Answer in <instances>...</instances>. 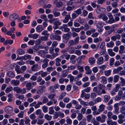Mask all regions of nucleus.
<instances>
[{
  "instance_id": "nucleus-63",
  "label": "nucleus",
  "mask_w": 125,
  "mask_h": 125,
  "mask_svg": "<svg viewBox=\"0 0 125 125\" xmlns=\"http://www.w3.org/2000/svg\"><path fill=\"white\" fill-rule=\"evenodd\" d=\"M68 78L70 79V82H73L74 79V77L71 74L69 75L68 76Z\"/></svg>"
},
{
  "instance_id": "nucleus-15",
  "label": "nucleus",
  "mask_w": 125,
  "mask_h": 125,
  "mask_svg": "<svg viewBox=\"0 0 125 125\" xmlns=\"http://www.w3.org/2000/svg\"><path fill=\"white\" fill-rule=\"evenodd\" d=\"M37 81L38 83H39H39L40 85H42L44 84L45 83V81L44 80H43L41 81L42 80V78L40 76H39L37 78Z\"/></svg>"
},
{
  "instance_id": "nucleus-30",
  "label": "nucleus",
  "mask_w": 125,
  "mask_h": 125,
  "mask_svg": "<svg viewBox=\"0 0 125 125\" xmlns=\"http://www.w3.org/2000/svg\"><path fill=\"white\" fill-rule=\"evenodd\" d=\"M7 76L11 78H13L15 76V74L14 73L11 71L8 72L7 73Z\"/></svg>"
},
{
  "instance_id": "nucleus-57",
  "label": "nucleus",
  "mask_w": 125,
  "mask_h": 125,
  "mask_svg": "<svg viewBox=\"0 0 125 125\" xmlns=\"http://www.w3.org/2000/svg\"><path fill=\"white\" fill-rule=\"evenodd\" d=\"M102 81L103 84H106L107 83V80L105 76H102L101 77Z\"/></svg>"
},
{
  "instance_id": "nucleus-37",
  "label": "nucleus",
  "mask_w": 125,
  "mask_h": 125,
  "mask_svg": "<svg viewBox=\"0 0 125 125\" xmlns=\"http://www.w3.org/2000/svg\"><path fill=\"white\" fill-rule=\"evenodd\" d=\"M114 45V43L112 41H111L107 43L106 44L107 47L109 48H112L113 47Z\"/></svg>"
},
{
  "instance_id": "nucleus-59",
  "label": "nucleus",
  "mask_w": 125,
  "mask_h": 125,
  "mask_svg": "<svg viewBox=\"0 0 125 125\" xmlns=\"http://www.w3.org/2000/svg\"><path fill=\"white\" fill-rule=\"evenodd\" d=\"M45 118L48 121L51 120L52 118V117L51 115H49L48 114H46L44 116Z\"/></svg>"
},
{
  "instance_id": "nucleus-2",
  "label": "nucleus",
  "mask_w": 125,
  "mask_h": 125,
  "mask_svg": "<svg viewBox=\"0 0 125 125\" xmlns=\"http://www.w3.org/2000/svg\"><path fill=\"white\" fill-rule=\"evenodd\" d=\"M105 105L103 104H102L99 106V108L97 111L94 112H93V114L94 115H97L101 113L103 111L104 109Z\"/></svg>"
},
{
  "instance_id": "nucleus-42",
  "label": "nucleus",
  "mask_w": 125,
  "mask_h": 125,
  "mask_svg": "<svg viewBox=\"0 0 125 125\" xmlns=\"http://www.w3.org/2000/svg\"><path fill=\"white\" fill-rule=\"evenodd\" d=\"M12 84L15 86L18 85L19 83V81L18 80H13L11 81Z\"/></svg>"
},
{
  "instance_id": "nucleus-3",
  "label": "nucleus",
  "mask_w": 125,
  "mask_h": 125,
  "mask_svg": "<svg viewBox=\"0 0 125 125\" xmlns=\"http://www.w3.org/2000/svg\"><path fill=\"white\" fill-rule=\"evenodd\" d=\"M49 61V60L47 59H44L43 60L42 59L40 60V62L43 63L42 65V68L45 69L48 66Z\"/></svg>"
},
{
  "instance_id": "nucleus-4",
  "label": "nucleus",
  "mask_w": 125,
  "mask_h": 125,
  "mask_svg": "<svg viewBox=\"0 0 125 125\" xmlns=\"http://www.w3.org/2000/svg\"><path fill=\"white\" fill-rule=\"evenodd\" d=\"M19 17V16L17 14L14 13L10 15L9 18L11 21H14L18 19Z\"/></svg>"
},
{
  "instance_id": "nucleus-17",
  "label": "nucleus",
  "mask_w": 125,
  "mask_h": 125,
  "mask_svg": "<svg viewBox=\"0 0 125 125\" xmlns=\"http://www.w3.org/2000/svg\"><path fill=\"white\" fill-rule=\"evenodd\" d=\"M31 56L28 54H26L24 56L21 57V59L24 60H26L27 59L31 60Z\"/></svg>"
},
{
  "instance_id": "nucleus-50",
  "label": "nucleus",
  "mask_w": 125,
  "mask_h": 125,
  "mask_svg": "<svg viewBox=\"0 0 125 125\" xmlns=\"http://www.w3.org/2000/svg\"><path fill=\"white\" fill-rule=\"evenodd\" d=\"M14 91L17 93H21V89L18 87H14Z\"/></svg>"
},
{
  "instance_id": "nucleus-28",
  "label": "nucleus",
  "mask_w": 125,
  "mask_h": 125,
  "mask_svg": "<svg viewBox=\"0 0 125 125\" xmlns=\"http://www.w3.org/2000/svg\"><path fill=\"white\" fill-rule=\"evenodd\" d=\"M70 18V16L69 14L66 15L64 19L63 20V22L64 23L67 22L69 19Z\"/></svg>"
},
{
  "instance_id": "nucleus-34",
  "label": "nucleus",
  "mask_w": 125,
  "mask_h": 125,
  "mask_svg": "<svg viewBox=\"0 0 125 125\" xmlns=\"http://www.w3.org/2000/svg\"><path fill=\"white\" fill-rule=\"evenodd\" d=\"M95 60L94 57H91L89 58V62L91 64H93L94 63Z\"/></svg>"
},
{
  "instance_id": "nucleus-21",
  "label": "nucleus",
  "mask_w": 125,
  "mask_h": 125,
  "mask_svg": "<svg viewBox=\"0 0 125 125\" xmlns=\"http://www.w3.org/2000/svg\"><path fill=\"white\" fill-rule=\"evenodd\" d=\"M46 53L44 50H41L39 52V54L42 57L45 58V57L46 55L45 53Z\"/></svg>"
},
{
  "instance_id": "nucleus-5",
  "label": "nucleus",
  "mask_w": 125,
  "mask_h": 125,
  "mask_svg": "<svg viewBox=\"0 0 125 125\" xmlns=\"http://www.w3.org/2000/svg\"><path fill=\"white\" fill-rule=\"evenodd\" d=\"M119 85L116 84V85L115 87L113 88V89L111 92L110 93L111 95L112 96H113L115 95L116 94V93L119 90V89L118 88Z\"/></svg>"
},
{
  "instance_id": "nucleus-27",
  "label": "nucleus",
  "mask_w": 125,
  "mask_h": 125,
  "mask_svg": "<svg viewBox=\"0 0 125 125\" xmlns=\"http://www.w3.org/2000/svg\"><path fill=\"white\" fill-rule=\"evenodd\" d=\"M36 29L37 32H40L43 30L44 28L42 25H39L37 27Z\"/></svg>"
},
{
  "instance_id": "nucleus-56",
  "label": "nucleus",
  "mask_w": 125,
  "mask_h": 125,
  "mask_svg": "<svg viewBox=\"0 0 125 125\" xmlns=\"http://www.w3.org/2000/svg\"><path fill=\"white\" fill-rule=\"evenodd\" d=\"M63 38L66 40V42H67L70 39V37L66 34H64L63 37Z\"/></svg>"
},
{
  "instance_id": "nucleus-49",
  "label": "nucleus",
  "mask_w": 125,
  "mask_h": 125,
  "mask_svg": "<svg viewBox=\"0 0 125 125\" xmlns=\"http://www.w3.org/2000/svg\"><path fill=\"white\" fill-rule=\"evenodd\" d=\"M17 52L18 54L20 55L23 54L25 53L24 51L21 49L18 50Z\"/></svg>"
},
{
  "instance_id": "nucleus-54",
  "label": "nucleus",
  "mask_w": 125,
  "mask_h": 125,
  "mask_svg": "<svg viewBox=\"0 0 125 125\" xmlns=\"http://www.w3.org/2000/svg\"><path fill=\"white\" fill-rule=\"evenodd\" d=\"M13 89V88L12 87L10 86L6 88L5 90V92L6 93H8L12 90Z\"/></svg>"
},
{
  "instance_id": "nucleus-31",
  "label": "nucleus",
  "mask_w": 125,
  "mask_h": 125,
  "mask_svg": "<svg viewBox=\"0 0 125 125\" xmlns=\"http://www.w3.org/2000/svg\"><path fill=\"white\" fill-rule=\"evenodd\" d=\"M26 69L27 67L26 66L24 65L22 66L20 69L19 73H23L26 70Z\"/></svg>"
},
{
  "instance_id": "nucleus-14",
  "label": "nucleus",
  "mask_w": 125,
  "mask_h": 125,
  "mask_svg": "<svg viewBox=\"0 0 125 125\" xmlns=\"http://www.w3.org/2000/svg\"><path fill=\"white\" fill-rule=\"evenodd\" d=\"M84 69L86 71L85 73L87 74H91L92 71L90 69V67L88 66H85L84 67Z\"/></svg>"
},
{
  "instance_id": "nucleus-53",
  "label": "nucleus",
  "mask_w": 125,
  "mask_h": 125,
  "mask_svg": "<svg viewBox=\"0 0 125 125\" xmlns=\"http://www.w3.org/2000/svg\"><path fill=\"white\" fill-rule=\"evenodd\" d=\"M113 31L111 30L107 31L104 33V36H107L111 33Z\"/></svg>"
},
{
  "instance_id": "nucleus-16",
  "label": "nucleus",
  "mask_w": 125,
  "mask_h": 125,
  "mask_svg": "<svg viewBox=\"0 0 125 125\" xmlns=\"http://www.w3.org/2000/svg\"><path fill=\"white\" fill-rule=\"evenodd\" d=\"M70 55L69 54L66 53L64 54H62L61 56L60 57V58L62 59L64 58L67 60H68L70 58Z\"/></svg>"
},
{
  "instance_id": "nucleus-24",
  "label": "nucleus",
  "mask_w": 125,
  "mask_h": 125,
  "mask_svg": "<svg viewBox=\"0 0 125 125\" xmlns=\"http://www.w3.org/2000/svg\"><path fill=\"white\" fill-rule=\"evenodd\" d=\"M104 60V59L103 57L101 56L97 59V63L99 65L102 64L103 63Z\"/></svg>"
},
{
  "instance_id": "nucleus-36",
  "label": "nucleus",
  "mask_w": 125,
  "mask_h": 125,
  "mask_svg": "<svg viewBox=\"0 0 125 125\" xmlns=\"http://www.w3.org/2000/svg\"><path fill=\"white\" fill-rule=\"evenodd\" d=\"M109 18V20L107 21L106 23L109 24H111L115 22L113 16L110 17Z\"/></svg>"
},
{
  "instance_id": "nucleus-46",
  "label": "nucleus",
  "mask_w": 125,
  "mask_h": 125,
  "mask_svg": "<svg viewBox=\"0 0 125 125\" xmlns=\"http://www.w3.org/2000/svg\"><path fill=\"white\" fill-rule=\"evenodd\" d=\"M71 28L72 31H74L75 32H79L80 31L79 28H75L73 27Z\"/></svg>"
},
{
  "instance_id": "nucleus-29",
  "label": "nucleus",
  "mask_w": 125,
  "mask_h": 125,
  "mask_svg": "<svg viewBox=\"0 0 125 125\" xmlns=\"http://www.w3.org/2000/svg\"><path fill=\"white\" fill-rule=\"evenodd\" d=\"M15 29L14 27H12L10 28V31H8L7 33H5V34H7V35H10L11 33H13L14 32V31Z\"/></svg>"
},
{
  "instance_id": "nucleus-18",
  "label": "nucleus",
  "mask_w": 125,
  "mask_h": 125,
  "mask_svg": "<svg viewBox=\"0 0 125 125\" xmlns=\"http://www.w3.org/2000/svg\"><path fill=\"white\" fill-rule=\"evenodd\" d=\"M123 69V68L122 67L119 66L116 69H114L113 70V72L115 73H119L120 71L122 70Z\"/></svg>"
},
{
  "instance_id": "nucleus-8",
  "label": "nucleus",
  "mask_w": 125,
  "mask_h": 125,
  "mask_svg": "<svg viewBox=\"0 0 125 125\" xmlns=\"http://www.w3.org/2000/svg\"><path fill=\"white\" fill-rule=\"evenodd\" d=\"M113 102V100L112 99H111L109 101L107 105L108 106L107 107V109L109 110H112L113 109V106L111 105Z\"/></svg>"
},
{
  "instance_id": "nucleus-33",
  "label": "nucleus",
  "mask_w": 125,
  "mask_h": 125,
  "mask_svg": "<svg viewBox=\"0 0 125 125\" xmlns=\"http://www.w3.org/2000/svg\"><path fill=\"white\" fill-rule=\"evenodd\" d=\"M107 51L109 55L111 56H113L115 55V53L113 52L112 49H108Z\"/></svg>"
},
{
  "instance_id": "nucleus-35",
  "label": "nucleus",
  "mask_w": 125,
  "mask_h": 125,
  "mask_svg": "<svg viewBox=\"0 0 125 125\" xmlns=\"http://www.w3.org/2000/svg\"><path fill=\"white\" fill-rule=\"evenodd\" d=\"M61 59L59 58H57L55 59V65L56 66H59L61 65L60 62L61 61Z\"/></svg>"
},
{
  "instance_id": "nucleus-43",
  "label": "nucleus",
  "mask_w": 125,
  "mask_h": 125,
  "mask_svg": "<svg viewBox=\"0 0 125 125\" xmlns=\"http://www.w3.org/2000/svg\"><path fill=\"white\" fill-rule=\"evenodd\" d=\"M121 81L120 82V85L121 86H124L125 85V81L124 79L122 77L120 78Z\"/></svg>"
},
{
  "instance_id": "nucleus-9",
  "label": "nucleus",
  "mask_w": 125,
  "mask_h": 125,
  "mask_svg": "<svg viewBox=\"0 0 125 125\" xmlns=\"http://www.w3.org/2000/svg\"><path fill=\"white\" fill-rule=\"evenodd\" d=\"M58 11V9L57 8L55 7L53 9V13L55 17H58L60 15V13Z\"/></svg>"
},
{
  "instance_id": "nucleus-39",
  "label": "nucleus",
  "mask_w": 125,
  "mask_h": 125,
  "mask_svg": "<svg viewBox=\"0 0 125 125\" xmlns=\"http://www.w3.org/2000/svg\"><path fill=\"white\" fill-rule=\"evenodd\" d=\"M119 105L117 103L115 104L114 105V107L115 112L118 114L119 110Z\"/></svg>"
},
{
  "instance_id": "nucleus-41",
  "label": "nucleus",
  "mask_w": 125,
  "mask_h": 125,
  "mask_svg": "<svg viewBox=\"0 0 125 125\" xmlns=\"http://www.w3.org/2000/svg\"><path fill=\"white\" fill-rule=\"evenodd\" d=\"M119 76L118 75H115L114 77L113 82L114 83L117 82L119 80Z\"/></svg>"
},
{
  "instance_id": "nucleus-48",
  "label": "nucleus",
  "mask_w": 125,
  "mask_h": 125,
  "mask_svg": "<svg viewBox=\"0 0 125 125\" xmlns=\"http://www.w3.org/2000/svg\"><path fill=\"white\" fill-rule=\"evenodd\" d=\"M68 71L67 69L64 71L63 73H62V76L63 77H66L68 74Z\"/></svg>"
},
{
  "instance_id": "nucleus-19",
  "label": "nucleus",
  "mask_w": 125,
  "mask_h": 125,
  "mask_svg": "<svg viewBox=\"0 0 125 125\" xmlns=\"http://www.w3.org/2000/svg\"><path fill=\"white\" fill-rule=\"evenodd\" d=\"M107 124L108 125H117V122L115 121H113L111 119H108L106 121Z\"/></svg>"
},
{
  "instance_id": "nucleus-20",
  "label": "nucleus",
  "mask_w": 125,
  "mask_h": 125,
  "mask_svg": "<svg viewBox=\"0 0 125 125\" xmlns=\"http://www.w3.org/2000/svg\"><path fill=\"white\" fill-rule=\"evenodd\" d=\"M61 23L59 21H57L54 22V26H53V28L55 29H56L59 28L58 26H59L61 24Z\"/></svg>"
},
{
  "instance_id": "nucleus-10",
  "label": "nucleus",
  "mask_w": 125,
  "mask_h": 125,
  "mask_svg": "<svg viewBox=\"0 0 125 125\" xmlns=\"http://www.w3.org/2000/svg\"><path fill=\"white\" fill-rule=\"evenodd\" d=\"M90 97V95L89 94H86L85 92H81V97L82 98L84 97L85 99H89Z\"/></svg>"
},
{
  "instance_id": "nucleus-58",
  "label": "nucleus",
  "mask_w": 125,
  "mask_h": 125,
  "mask_svg": "<svg viewBox=\"0 0 125 125\" xmlns=\"http://www.w3.org/2000/svg\"><path fill=\"white\" fill-rule=\"evenodd\" d=\"M48 33V31L47 30H45L42 32L41 33V34L45 36H49V34Z\"/></svg>"
},
{
  "instance_id": "nucleus-1",
  "label": "nucleus",
  "mask_w": 125,
  "mask_h": 125,
  "mask_svg": "<svg viewBox=\"0 0 125 125\" xmlns=\"http://www.w3.org/2000/svg\"><path fill=\"white\" fill-rule=\"evenodd\" d=\"M105 86L104 85L99 84L96 87H94L93 89V91L97 93L99 95H101L102 94H105L106 92L104 89Z\"/></svg>"
},
{
  "instance_id": "nucleus-52",
  "label": "nucleus",
  "mask_w": 125,
  "mask_h": 125,
  "mask_svg": "<svg viewBox=\"0 0 125 125\" xmlns=\"http://www.w3.org/2000/svg\"><path fill=\"white\" fill-rule=\"evenodd\" d=\"M115 60L113 58H111L110 59L109 65L110 66H111L113 65L114 64V62Z\"/></svg>"
},
{
  "instance_id": "nucleus-45",
  "label": "nucleus",
  "mask_w": 125,
  "mask_h": 125,
  "mask_svg": "<svg viewBox=\"0 0 125 125\" xmlns=\"http://www.w3.org/2000/svg\"><path fill=\"white\" fill-rule=\"evenodd\" d=\"M49 91L51 92V93L53 94H55V91L54 89L53 86H51L49 87Z\"/></svg>"
},
{
  "instance_id": "nucleus-51",
  "label": "nucleus",
  "mask_w": 125,
  "mask_h": 125,
  "mask_svg": "<svg viewBox=\"0 0 125 125\" xmlns=\"http://www.w3.org/2000/svg\"><path fill=\"white\" fill-rule=\"evenodd\" d=\"M53 107H50L49 109V113L50 115L53 114L54 112V111L53 110Z\"/></svg>"
},
{
  "instance_id": "nucleus-22",
  "label": "nucleus",
  "mask_w": 125,
  "mask_h": 125,
  "mask_svg": "<svg viewBox=\"0 0 125 125\" xmlns=\"http://www.w3.org/2000/svg\"><path fill=\"white\" fill-rule=\"evenodd\" d=\"M110 97L109 95H105L104 97L103 101L105 103L107 102L110 99Z\"/></svg>"
},
{
  "instance_id": "nucleus-60",
  "label": "nucleus",
  "mask_w": 125,
  "mask_h": 125,
  "mask_svg": "<svg viewBox=\"0 0 125 125\" xmlns=\"http://www.w3.org/2000/svg\"><path fill=\"white\" fill-rule=\"evenodd\" d=\"M111 70L105 71L104 72L105 75L106 76H109L111 73Z\"/></svg>"
},
{
  "instance_id": "nucleus-44",
  "label": "nucleus",
  "mask_w": 125,
  "mask_h": 125,
  "mask_svg": "<svg viewBox=\"0 0 125 125\" xmlns=\"http://www.w3.org/2000/svg\"><path fill=\"white\" fill-rule=\"evenodd\" d=\"M86 119L84 118L80 122L78 125H86Z\"/></svg>"
},
{
  "instance_id": "nucleus-25",
  "label": "nucleus",
  "mask_w": 125,
  "mask_h": 125,
  "mask_svg": "<svg viewBox=\"0 0 125 125\" xmlns=\"http://www.w3.org/2000/svg\"><path fill=\"white\" fill-rule=\"evenodd\" d=\"M76 58V56L74 55H72L70 58V62L72 64H74L76 62V60L74 59Z\"/></svg>"
},
{
  "instance_id": "nucleus-23",
  "label": "nucleus",
  "mask_w": 125,
  "mask_h": 125,
  "mask_svg": "<svg viewBox=\"0 0 125 125\" xmlns=\"http://www.w3.org/2000/svg\"><path fill=\"white\" fill-rule=\"evenodd\" d=\"M86 118L87 121L88 122H91L92 123L93 119V118H95L94 117H93V116L91 114L89 115H87L86 116Z\"/></svg>"
},
{
  "instance_id": "nucleus-6",
  "label": "nucleus",
  "mask_w": 125,
  "mask_h": 125,
  "mask_svg": "<svg viewBox=\"0 0 125 125\" xmlns=\"http://www.w3.org/2000/svg\"><path fill=\"white\" fill-rule=\"evenodd\" d=\"M6 112L8 114H10L12 113L13 111V108L10 106L6 107L5 109Z\"/></svg>"
},
{
  "instance_id": "nucleus-11",
  "label": "nucleus",
  "mask_w": 125,
  "mask_h": 125,
  "mask_svg": "<svg viewBox=\"0 0 125 125\" xmlns=\"http://www.w3.org/2000/svg\"><path fill=\"white\" fill-rule=\"evenodd\" d=\"M39 69V65L37 64L33 65L31 67V70L33 71H37Z\"/></svg>"
},
{
  "instance_id": "nucleus-40",
  "label": "nucleus",
  "mask_w": 125,
  "mask_h": 125,
  "mask_svg": "<svg viewBox=\"0 0 125 125\" xmlns=\"http://www.w3.org/2000/svg\"><path fill=\"white\" fill-rule=\"evenodd\" d=\"M66 94V93L65 92L61 93V94L59 96L58 98V100H60L63 99V97Z\"/></svg>"
},
{
  "instance_id": "nucleus-32",
  "label": "nucleus",
  "mask_w": 125,
  "mask_h": 125,
  "mask_svg": "<svg viewBox=\"0 0 125 125\" xmlns=\"http://www.w3.org/2000/svg\"><path fill=\"white\" fill-rule=\"evenodd\" d=\"M13 40H11L7 39L3 43V44L5 45H7L8 44L11 45L13 43Z\"/></svg>"
},
{
  "instance_id": "nucleus-12",
  "label": "nucleus",
  "mask_w": 125,
  "mask_h": 125,
  "mask_svg": "<svg viewBox=\"0 0 125 125\" xmlns=\"http://www.w3.org/2000/svg\"><path fill=\"white\" fill-rule=\"evenodd\" d=\"M105 9L103 7H100L97 9L96 10V12L98 14L104 12L105 10Z\"/></svg>"
},
{
  "instance_id": "nucleus-26",
  "label": "nucleus",
  "mask_w": 125,
  "mask_h": 125,
  "mask_svg": "<svg viewBox=\"0 0 125 125\" xmlns=\"http://www.w3.org/2000/svg\"><path fill=\"white\" fill-rule=\"evenodd\" d=\"M102 39L101 38L99 39L97 38H95L94 39V42L97 43L98 42H99L98 45H97V47H98L99 46V45L102 41Z\"/></svg>"
},
{
  "instance_id": "nucleus-61",
  "label": "nucleus",
  "mask_w": 125,
  "mask_h": 125,
  "mask_svg": "<svg viewBox=\"0 0 125 125\" xmlns=\"http://www.w3.org/2000/svg\"><path fill=\"white\" fill-rule=\"evenodd\" d=\"M101 116L102 117H101L102 118V123H104L105 121V119L107 117L106 116L102 114Z\"/></svg>"
},
{
  "instance_id": "nucleus-64",
  "label": "nucleus",
  "mask_w": 125,
  "mask_h": 125,
  "mask_svg": "<svg viewBox=\"0 0 125 125\" xmlns=\"http://www.w3.org/2000/svg\"><path fill=\"white\" fill-rule=\"evenodd\" d=\"M84 30L86 31L88 30L90 28V26H89L87 23H86L84 25Z\"/></svg>"
},
{
  "instance_id": "nucleus-7",
  "label": "nucleus",
  "mask_w": 125,
  "mask_h": 125,
  "mask_svg": "<svg viewBox=\"0 0 125 125\" xmlns=\"http://www.w3.org/2000/svg\"><path fill=\"white\" fill-rule=\"evenodd\" d=\"M50 38L53 40L54 39L60 41L61 39V37L60 36L56 34H54L50 36Z\"/></svg>"
},
{
  "instance_id": "nucleus-62",
  "label": "nucleus",
  "mask_w": 125,
  "mask_h": 125,
  "mask_svg": "<svg viewBox=\"0 0 125 125\" xmlns=\"http://www.w3.org/2000/svg\"><path fill=\"white\" fill-rule=\"evenodd\" d=\"M91 90V88L90 87H88L86 88H85L84 90L81 91V92H84L86 93H88Z\"/></svg>"
},
{
  "instance_id": "nucleus-13",
  "label": "nucleus",
  "mask_w": 125,
  "mask_h": 125,
  "mask_svg": "<svg viewBox=\"0 0 125 125\" xmlns=\"http://www.w3.org/2000/svg\"><path fill=\"white\" fill-rule=\"evenodd\" d=\"M62 31L65 32H68L70 30V29L68 27L67 25L66 24H63L62 27Z\"/></svg>"
},
{
  "instance_id": "nucleus-47",
  "label": "nucleus",
  "mask_w": 125,
  "mask_h": 125,
  "mask_svg": "<svg viewBox=\"0 0 125 125\" xmlns=\"http://www.w3.org/2000/svg\"><path fill=\"white\" fill-rule=\"evenodd\" d=\"M55 113L57 114L58 116V117L60 116L61 118H63L64 116V114L63 113H61L60 111L55 112Z\"/></svg>"
},
{
  "instance_id": "nucleus-38",
  "label": "nucleus",
  "mask_w": 125,
  "mask_h": 125,
  "mask_svg": "<svg viewBox=\"0 0 125 125\" xmlns=\"http://www.w3.org/2000/svg\"><path fill=\"white\" fill-rule=\"evenodd\" d=\"M120 50L119 51V53L121 54L124 53V50L125 49V47L123 45L120 46L119 47Z\"/></svg>"
},
{
  "instance_id": "nucleus-55",
  "label": "nucleus",
  "mask_w": 125,
  "mask_h": 125,
  "mask_svg": "<svg viewBox=\"0 0 125 125\" xmlns=\"http://www.w3.org/2000/svg\"><path fill=\"white\" fill-rule=\"evenodd\" d=\"M77 70H79L81 72L84 71L83 67L82 66H78L77 67Z\"/></svg>"
}]
</instances>
